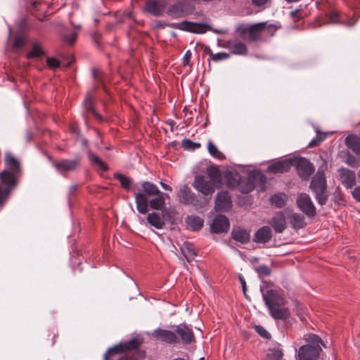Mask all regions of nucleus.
I'll return each instance as SVG.
<instances>
[{
	"instance_id": "38",
	"label": "nucleus",
	"mask_w": 360,
	"mask_h": 360,
	"mask_svg": "<svg viewBox=\"0 0 360 360\" xmlns=\"http://www.w3.org/2000/svg\"><path fill=\"white\" fill-rule=\"evenodd\" d=\"M283 355V352L280 349H269L266 354V360H281Z\"/></svg>"
},
{
	"instance_id": "5",
	"label": "nucleus",
	"mask_w": 360,
	"mask_h": 360,
	"mask_svg": "<svg viewBox=\"0 0 360 360\" xmlns=\"http://www.w3.org/2000/svg\"><path fill=\"white\" fill-rule=\"evenodd\" d=\"M310 188L314 193L317 202L320 205H326L328 195L326 176L323 171H318L313 176L310 184Z\"/></svg>"
},
{
	"instance_id": "45",
	"label": "nucleus",
	"mask_w": 360,
	"mask_h": 360,
	"mask_svg": "<svg viewBox=\"0 0 360 360\" xmlns=\"http://www.w3.org/2000/svg\"><path fill=\"white\" fill-rule=\"evenodd\" d=\"M255 331L262 338L269 339L271 338L270 333L261 326H255Z\"/></svg>"
},
{
	"instance_id": "31",
	"label": "nucleus",
	"mask_w": 360,
	"mask_h": 360,
	"mask_svg": "<svg viewBox=\"0 0 360 360\" xmlns=\"http://www.w3.org/2000/svg\"><path fill=\"white\" fill-rule=\"evenodd\" d=\"M188 227L193 231H199L203 226V219L198 216H188L186 219Z\"/></svg>"
},
{
	"instance_id": "18",
	"label": "nucleus",
	"mask_w": 360,
	"mask_h": 360,
	"mask_svg": "<svg viewBox=\"0 0 360 360\" xmlns=\"http://www.w3.org/2000/svg\"><path fill=\"white\" fill-rule=\"evenodd\" d=\"M167 210H165L162 212V214L158 212H152L147 216V222L157 229H162L165 225V216Z\"/></svg>"
},
{
	"instance_id": "44",
	"label": "nucleus",
	"mask_w": 360,
	"mask_h": 360,
	"mask_svg": "<svg viewBox=\"0 0 360 360\" xmlns=\"http://www.w3.org/2000/svg\"><path fill=\"white\" fill-rule=\"evenodd\" d=\"M210 56L212 58V59L215 62L226 60V59L229 58V53H224V52H219V53H217L214 54L213 53H212L210 51Z\"/></svg>"
},
{
	"instance_id": "42",
	"label": "nucleus",
	"mask_w": 360,
	"mask_h": 360,
	"mask_svg": "<svg viewBox=\"0 0 360 360\" xmlns=\"http://www.w3.org/2000/svg\"><path fill=\"white\" fill-rule=\"evenodd\" d=\"M70 130L72 133L76 135V140L78 143H81L82 146L86 147L88 144V141L84 139L79 135L77 126L72 125L70 127Z\"/></svg>"
},
{
	"instance_id": "12",
	"label": "nucleus",
	"mask_w": 360,
	"mask_h": 360,
	"mask_svg": "<svg viewBox=\"0 0 360 360\" xmlns=\"http://www.w3.org/2000/svg\"><path fill=\"white\" fill-rule=\"evenodd\" d=\"M191 1L179 0L177 3L168 8L167 14L174 18L184 16L191 7Z\"/></svg>"
},
{
	"instance_id": "39",
	"label": "nucleus",
	"mask_w": 360,
	"mask_h": 360,
	"mask_svg": "<svg viewBox=\"0 0 360 360\" xmlns=\"http://www.w3.org/2000/svg\"><path fill=\"white\" fill-rule=\"evenodd\" d=\"M286 195L285 194H275L271 198L272 205L277 207H282L285 205Z\"/></svg>"
},
{
	"instance_id": "4",
	"label": "nucleus",
	"mask_w": 360,
	"mask_h": 360,
	"mask_svg": "<svg viewBox=\"0 0 360 360\" xmlns=\"http://www.w3.org/2000/svg\"><path fill=\"white\" fill-rule=\"evenodd\" d=\"M260 290L271 315H279L285 304V300L282 295L277 290H273L271 285L268 282H263L260 286Z\"/></svg>"
},
{
	"instance_id": "35",
	"label": "nucleus",
	"mask_w": 360,
	"mask_h": 360,
	"mask_svg": "<svg viewBox=\"0 0 360 360\" xmlns=\"http://www.w3.org/2000/svg\"><path fill=\"white\" fill-rule=\"evenodd\" d=\"M114 178L120 181L122 187L126 190H129L131 186L132 180L129 177L121 174L115 173Z\"/></svg>"
},
{
	"instance_id": "17",
	"label": "nucleus",
	"mask_w": 360,
	"mask_h": 360,
	"mask_svg": "<svg viewBox=\"0 0 360 360\" xmlns=\"http://www.w3.org/2000/svg\"><path fill=\"white\" fill-rule=\"evenodd\" d=\"M231 207V197L228 192H219L215 199V208L218 211H228Z\"/></svg>"
},
{
	"instance_id": "57",
	"label": "nucleus",
	"mask_w": 360,
	"mask_h": 360,
	"mask_svg": "<svg viewBox=\"0 0 360 360\" xmlns=\"http://www.w3.org/2000/svg\"><path fill=\"white\" fill-rule=\"evenodd\" d=\"M316 133H317L316 137L319 139V141L320 143L326 139V134H322L319 131H316Z\"/></svg>"
},
{
	"instance_id": "41",
	"label": "nucleus",
	"mask_w": 360,
	"mask_h": 360,
	"mask_svg": "<svg viewBox=\"0 0 360 360\" xmlns=\"http://www.w3.org/2000/svg\"><path fill=\"white\" fill-rule=\"evenodd\" d=\"M201 146L200 143L193 142L190 139H185L182 141V147L188 150H194L200 148Z\"/></svg>"
},
{
	"instance_id": "32",
	"label": "nucleus",
	"mask_w": 360,
	"mask_h": 360,
	"mask_svg": "<svg viewBox=\"0 0 360 360\" xmlns=\"http://www.w3.org/2000/svg\"><path fill=\"white\" fill-rule=\"evenodd\" d=\"M141 188L143 193L149 197L155 196L156 195L161 193V191L159 190L158 186L150 181H143L141 183Z\"/></svg>"
},
{
	"instance_id": "46",
	"label": "nucleus",
	"mask_w": 360,
	"mask_h": 360,
	"mask_svg": "<svg viewBox=\"0 0 360 360\" xmlns=\"http://www.w3.org/2000/svg\"><path fill=\"white\" fill-rule=\"evenodd\" d=\"M77 39V33L76 32H72L70 34L64 35L63 37V40L65 43H66L68 45H72L75 41Z\"/></svg>"
},
{
	"instance_id": "55",
	"label": "nucleus",
	"mask_w": 360,
	"mask_h": 360,
	"mask_svg": "<svg viewBox=\"0 0 360 360\" xmlns=\"http://www.w3.org/2000/svg\"><path fill=\"white\" fill-rule=\"evenodd\" d=\"M338 17V14L335 12H332L330 14V22L331 23H336L338 21L336 20L337 18Z\"/></svg>"
},
{
	"instance_id": "37",
	"label": "nucleus",
	"mask_w": 360,
	"mask_h": 360,
	"mask_svg": "<svg viewBox=\"0 0 360 360\" xmlns=\"http://www.w3.org/2000/svg\"><path fill=\"white\" fill-rule=\"evenodd\" d=\"M207 150L210 155L216 159L222 160L224 158V154L218 150L217 147L210 140L207 142Z\"/></svg>"
},
{
	"instance_id": "53",
	"label": "nucleus",
	"mask_w": 360,
	"mask_h": 360,
	"mask_svg": "<svg viewBox=\"0 0 360 360\" xmlns=\"http://www.w3.org/2000/svg\"><path fill=\"white\" fill-rule=\"evenodd\" d=\"M352 194L354 199L360 202V186L355 188Z\"/></svg>"
},
{
	"instance_id": "3",
	"label": "nucleus",
	"mask_w": 360,
	"mask_h": 360,
	"mask_svg": "<svg viewBox=\"0 0 360 360\" xmlns=\"http://www.w3.org/2000/svg\"><path fill=\"white\" fill-rule=\"evenodd\" d=\"M4 163L6 169L0 172V185L11 191L16 185V175L20 171V162L11 152L5 153Z\"/></svg>"
},
{
	"instance_id": "28",
	"label": "nucleus",
	"mask_w": 360,
	"mask_h": 360,
	"mask_svg": "<svg viewBox=\"0 0 360 360\" xmlns=\"http://www.w3.org/2000/svg\"><path fill=\"white\" fill-rule=\"evenodd\" d=\"M181 251L188 262L194 259L197 255V251L194 245L188 242H185L181 247Z\"/></svg>"
},
{
	"instance_id": "8",
	"label": "nucleus",
	"mask_w": 360,
	"mask_h": 360,
	"mask_svg": "<svg viewBox=\"0 0 360 360\" xmlns=\"http://www.w3.org/2000/svg\"><path fill=\"white\" fill-rule=\"evenodd\" d=\"M265 26L266 22L251 25L241 24L237 27V32L240 34H248L251 41H257L261 39L262 33L265 32Z\"/></svg>"
},
{
	"instance_id": "49",
	"label": "nucleus",
	"mask_w": 360,
	"mask_h": 360,
	"mask_svg": "<svg viewBox=\"0 0 360 360\" xmlns=\"http://www.w3.org/2000/svg\"><path fill=\"white\" fill-rule=\"evenodd\" d=\"M46 62L48 66L53 69L57 68L60 66V62L54 58H48Z\"/></svg>"
},
{
	"instance_id": "9",
	"label": "nucleus",
	"mask_w": 360,
	"mask_h": 360,
	"mask_svg": "<svg viewBox=\"0 0 360 360\" xmlns=\"http://www.w3.org/2000/svg\"><path fill=\"white\" fill-rule=\"evenodd\" d=\"M174 29L187 31L193 33L202 34L211 30L210 25L205 23H198L184 20L181 22H174L170 25Z\"/></svg>"
},
{
	"instance_id": "50",
	"label": "nucleus",
	"mask_w": 360,
	"mask_h": 360,
	"mask_svg": "<svg viewBox=\"0 0 360 360\" xmlns=\"http://www.w3.org/2000/svg\"><path fill=\"white\" fill-rule=\"evenodd\" d=\"M191 56H192V53H191V51L190 50H188L184 57H183V65L184 66H186V65H189L190 64V61H191Z\"/></svg>"
},
{
	"instance_id": "62",
	"label": "nucleus",
	"mask_w": 360,
	"mask_h": 360,
	"mask_svg": "<svg viewBox=\"0 0 360 360\" xmlns=\"http://www.w3.org/2000/svg\"><path fill=\"white\" fill-rule=\"evenodd\" d=\"M117 360H131V358H129L127 356H123L117 359Z\"/></svg>"
},
{
	"instance_id": "59",
	"label": "nucleus",
	"mask_w": 360,
	"mask_h": 360,
	"mask_svg": "<svg viewBox=\"0 0 360 360\" xmlns=\"http://www.w3.org/2000/svg\"><path fill=\"white\" fill-rule=\"evenodd\" d=\"M91 76H93V77H94V78L96 80H98V81H99V82H101V79L100 75H99V73H98V72H97L96 71H94H94L91 72Z\"/></svg>"
},
{
	"instance_id": "22",
	"label": "nucleus",
	"mask_w": 360,
	"mask_h": 360,
	"mask_svg": "<svg viewBox=\"0 0 360 360\" xmlns=\"http://www.w3.org/2000/svg\"><path fill=\"white\" fill-rule=\"evenodd\" d=\"M135 202L139 213L144 214L148 212L149 201L145 193H135Z\"/></svg>"
},
{
	"instance_id": "43",
	"label": "nucleus",
	"mask_w": 360,
	"mask_h": 360,
	"mask_svg": "<svg viewBox=\"0 0 360 360\" xmlns=\"http://www.w3.org/2000/svg\"><path fill=\"white\" fill-rule=\"evenodd\" d=\"M11 191L8 190V185L6 187L0 185V205L2 206L3 203L8 198Z\"/></svg>"
},
{
	"instance_id": "26",
	"label": "nucleus",
	"mask_w": 360,
	"mask_h": 360,
	"mask_svg": "<svg viewBox=\"0 0 360 360\" xmlns=\"http://www.w3.org/2000/svg\"><path fill=\"white\" fill-rule=\"evenodd\" d=\"M227 48L233 54L245 55L247 53V47L245 44L237 40H231L227 42Z\"/></svg>"
},
{
	"instance_id": "40",
	"label": "nucleus",
	"mask_w": 360,
	"mask_h": 360,
	"mask_svg": "<svg viewBox=\"0 0 360 360\" xmlns=\"http://www.w3.org/2000/svg\"><path fill=\"white\" fill-rule=\"evenodd\" d=\"M91 163H94L98 172H105L108 166L96 155L91 153Z\"/></svg>"
},
{
	"instance_id": "1",
	"label": "nucleus",
	"mask_w": 360,
	"mask_h": 360,
	"mask_svg": "<svg viewBox=\"0 0 360 360\" xmlns=\"http://www.w3.org/2000/svg\"><path fill=\"white\" fill-rule=\"evenodd\" d=\"M207 174L209 178L208 180L204 176H196L192 186L197 191L205 196L204 198L209 201L214 193L215 188L221 186V174L215 166L209 167L207 169Z\"/></svg>"
},
{
	"instance_id": "15",
	"label": "nucleus",
	"mask_w": 360,
	"mask_h": 360,
	"mask_svg": "<svg viewBox=\"0 0 360 360\" xmlns=\"http://www.w3.org/2000/svg\"><path fill=\"white\" fill-rule=\"evenodd\" d=\"M229 219L222 214L217 215L210 226L211 231L215 233H226L229 229Z\"/></svg>"
},
{
	"instance_id": "10",
	"label": "nucleus",
	"mask_w": 360,
	"mask_h": 360,
	"mask_svg": "<svg viewBox=\"0 0 360 360\" xmlns=\"http://www.w3.org/2000/svg\"><path fill=\"white\" fill-rule=\"evenodd\" d=\"M300 210L306 215L312 217L316 214V208L310 196L306 193H300L296 200Z\"/></svg>"
},
{
	"instance_id": "52",
	"label": "nucleus",
	"mask_w": 360,
	"mask_h": 360,
	"mask_svg": "<svg viewBox=\"0 0 360 360\" xmlns=\"http://www.w3.org/2000/svg\"><path fill=\"white\" fill-rule=\"evenodd\" d=\"M271 0H252V3L255 6L262 7L269 3Z\"/></svg>"
},
{
	"instance_id": "60",
	"label": "nucleus",
	"mask_w": 360,
	"mask_h": 360,
	"mask_svg": "<svg viewBox=\"0 0 360 360\" xmlns=\"http://www.w3.org/2000/svg\"><path fill=\"white\" fill-rule=\"evenodd\" d=\"M77 190V186L72 185L69 188V192L70 194H72Z\"/></svg>"
},
{
	"instance_id": "58",
	"label": "nucleus",
	"mask_w": 360,
	"mask_h": 360,
	"mask_svg": "<svg viewBox=\"0 0 360 360\" xmlns=\"http://www.w3.org/2000/svg\"><path fill=\"white\" fill-rule=\"evenodd\" d=\"M160 184L164 190L168 191H172V187L170 186L167 185V184L164 183L163 181H160Z\"/></svg>"
},
{
	"instance_id": "34",
	"label": "nucleus",
	"mask_w": 360,
	"mask_h": 360,
	"mask_svg": "<svg viewBox=\"0 0 360 360\" xmlns=\"http://www.w3.org/2000/svg\"><path fill=\"white\" fill-rule=\"evenodd\" d=\"M290 222L295 229H300L305 226L304 217L298 213H292L289 216Z\"/></svg>"
},
{
	"instance_id": "61",
	"label": "nucleus",
	"mask_w": 360,
	"mask_h": 360,
	"mask_svg": "<svg viewBox=\"0 0 360 360\" xmlns=\"http://www.w3.org/2000/svg\"><path fill=\"white\" fill-rule=\"evenodd\" d=\"M240 281L241 285L243 286V289L245 291V281L244 278H242L241 276L240 277Z\"/></svg>"
},
{
	"instance_id": "25",
	"label": "nucleus",
	"mask_w": 360,
	"mask_h": 360,
	"mask_svg": "<svg viewBox=\"0 0 360 360\" xmlns=\"http://www.w3.org/2000/svg\"><path fill=\"white\" fill-rule=\"evenodd\" d=\"M176 335L177 334L184 343H190L194 339V335L189 328L185 326H179L175 330Z\"/></svg>"
},
{
	"instance_id": "11",
	"label": "nucleus",
	"mask_w": 360,
	"mask_h": 360,
	"mask_svg": "<svg viewBox=\"0 0 360 360\" xmlns=\"http://www.w3.org/2000/svg\"><path fill=\"white\" fill-rule=\"evenodd\" d=\"M299 176L302 179H307L314 171L313 165L304 158H299L293 162Z\"/></svg>"
},
{
	"instance_id": "14",
	"label": "nucleus",
	"mask_w": 360,
	"mask_h": 360,
	"mask_svg": "<svg viewBox=\"0 0 360 360\" xmlns=\"http://www.w3.org/2000/svg\"><path fill=\"white\" fill-rule=\"evenodd\" d=\"M321 347H313L310 345L302 346L298 352L299 360H318Z\"/></svg>"
},
{
	"instance_id": "16",
	"label": "nucleus",
	"mask_w": 360,
	"mask_h": 360,
	"mask_svg": "<svg viewBox=\"0 0 360 360\" xmlns=\"http://www.w3.org/2000/svg\"><path fill=\"white\" fill-rule=\"evenodd\" d=\"M167 2L165 0H149L146 3L145 10L155 16H160L163 13Z\"/></svg>"
},
{
	"instance_id": "19",
	"label": "nucleus",
	"mask_w": 360,
	"mask_h": 360,
	"mask_svg": "<svg viewBox=\"0 0 360 360\" xmlns=\"http://www.w3.org/2000/svg\"><path fill=\"white\" fill-rule=\"evenodd\" d=\"M153 336L157 340H160L167 343H174L177 340L176 333L167 330H155L153 333Z\"/></svg>"
},
{
	"instance_id": "13",
	"label": "nucleus",
	"mask_w": 360,
	"mask_h": 360,
	"mask_svg": "<svg viewBox=\"0 0 360 360\" xmlns=\"http://www.w3.org/2000/svg\"><path fill=\"white\" fill-rule=\"evenodd\" d=\"M80 160L79 159L73 160H61L54 164L56 170L65 175L66 173L75 171L79 165Z\"/></svg>"
},
{
	"instance_id": "24",
	"label": "nucleus",
	"mask_w": 360,
	"mask_h": 360,
	"mask_svg": "<svg viewBox=\"0 0 360 360\" xmlns=\"http://www.w3.org/2000/svg\"><path fill=\"white\" fill-rule=\"evenodd\" d=\"M271 238V230L270 227L265 226L259 229L255 235L254 240L256 243H265Z\"/></svg>"
},
{
	"instance_id": "51",
	"label": "nucleus",
	"mask_w": 360,
	"mask_h": 360,
	"mask_svg": "<svg viewBox=\"0 0 360 360\" xmlns=\"http://www.w3.org/2000/svg\"><path fill=\"white\" fill-rule=\"evenodd\" d=\"M25 44V39L21 37H18L15 39L13 42V46L16 49H19Z\"/></svg>"
},
{
	"instance_id": "20",
	"label": "nucleus",
	"mask_w": 360,
	"mask_h": 360,
	"mask_svg": "<svg viewBox=\"0 0 360 360\" xmlns=\"http://www.w3.org/2000/svg\"><path fill=\"white\" fill-rule=\"evenodd\" d=\"M271 224L276 233H282L286 228L285 213L279 212L275 214L271 219Z\"/></svg>"
},
{
	"instance_id": "63",
	"label": "nucleus",
	"mask_w": 360,
	"mask_h": 360,
	"mask_svg": "<svg viewBox=\"0 0 360 360\" xmlns=\"http://www.w3.org/2000/svg\"><path fill=\"white\" fill-rule=\"evenodd\" d=\"M84 102H85V105H86V109H87V110H89V108H90V103H89V102L88 98H86L85 99V101H84Z\"/></svg>"
},
{
	"instance_id": "29",
	"label": "nucleus",
	"mask_w": 360,
	"mask_h": 360,
	"mask_svg": "<svg viewBox=\"0 0 360 360\" xmlns=\"http://www.w3.org/2000/svg\"><path fill=\"white\" fill-rule=\"evenodd\" d=\"M44 53L42 45L37 41H34L32 43V49L27 52L26 57L28 59L40 58L44 55Z\"/></svg>"
},
{
	"instance_id": "27",
	"label": "nucleus",
	"mask_w": 360,
	"mask_h": 360,
	"mask_svg": "<svg viewBox=\"0 0 360 360\" xmlns=\"http://www.w3.org/2000/svg\"><path fill=\"white\" fill-rule=\"evenodd\" d=\"M340 179L347 188H352L356 184L355 173L349 169H343L340 173Z\"/></svg>"
},
{
	"instance_id": "21",
	"label": "nucleus",
	"mask_w": 360,
	"mask_h": 360,
	"mask_svg": "<svg viewBox=\"0 0 360 360\" xmlns=\"http://www.w3.org/2000/svg\"><path fill=\"white\" fill-rule=\"evenodd\" d=\"M154 197L155 198L149 200V206L150 208L155 210H161L162 212L166 210L165 208V200L169 198V195L161 192V193Z\"/></svg>"
},
{
	"instance_id": "48",
	"label": "nucleus",
	"mask_w": 360,
	"mask_h": 360,
	"mask_svg": "<svg viewBox=\"0 0 360 360\" xmlns=\"http://www.w3.org/2000/svg\"><path fill=\"white\" fill-rule=\"evenodd\" d=\"M257 271L259 275L269 276L271 274L270 269L266 265H262L257 268Z\"/></svg>"
},
{
	"instance_id": "2",
	"label": "nucleus",
	"mask_w": 360,
	"mask_h": 360,
	"mask_svg": "<svg viewBox=\"0 0 360 360\" xmlns=\"http://www.w3.org/2000/svg\"><path fill=\"white\" fill-rule=\"evenodd\" d=\"M266 177L260 172H252L249 174L245 181H240V176L238 174H231L228 176V185L229 187L238 186L240 191L243 193H248L257 186H264Z\"/></svg>"
},
{
	"instance_id": "23",
	"label": "nucleus",
	"mask_w": 360,
	"mask_h": 360,
	"mask_svg": "<svg viewBox=\"0 0 360 360\" xmlns=\"http://www.w3.org/2000/svg\"><path fill=\"white\" fill-rule=\"evenodd\" d=\"M292 163L289 160L277 161L267 167V170L272 173H283L288 172Z\"/></svg>"
},
{
	"instance_id": "33",
	"label": "nucleus",
	"mask_w": 360,
	"mask_h": 360,
	"mask_svg": "<svg viewBox=\"0 0 360 360\" xmlns=\"http://www.w3.org/2000/svg\"><path fill=\"white\" fill-rule=\"evenodd\" d=\"M347 146L356 154L360 155V138L356 135H349L346 139Z\"/></svg>"
},
{
	"instance_id": "47",
	"label": "nucleus",
	"mask_w": 360,
	"mask_h": 360,
	"mask_svg": "<svg viewBox=\"0 0 360 360\" xmlns=\"http://www.w3.org/2000/svg\"><path fill=\"white\" fill-rule=\"evenodd\" d=\"M278 30V27L274 24H268L266 22L265 26V32H267V34L270 36H273Z\"/></svg>"
},
{
	"instance_id": "36",
	"label": "nucleus",
	"mask_w": 360,
	"mask_h": 360,
	"mask_svg": "<svg viewBox=\"0 0 360 360\" xmlns=\"http://www.w3.org/2000/svg\"><path fill=\"white\" fill-rule=\"evenodd\" d=\"M304 340L313 347H321V345L323 344L321 339L316 335L309 333L304 335Z\"/></svg>"
},
{
	"instance_id": "7",
	"label": "nucleus",
	"mask_w": 360,
	"mask_h": 360,
	"mask_svg": "<svg viewBox=\"0 0 360 360\" xmlns=\"http://www.w3.org/2000/svg\"><path fill=\"white\" fill-rule=\"evenodd\" d=\"M142 342L143 341L139 338H132L129 341L120 342L108 349L104 355V359L113 360L115 355L138 349Z\"/></svg>"
},
{
	"instance_id": "56",
	"label": "nucleus",
	"mask_w": 360,
	"mask_h": 360,
	"mask_svg": "<svg viewBox=\"0 0 360 360\" xmlns=\"http://www.w3.org/2000/svg\"><path fill=\"white\" fill-rule=\"evenodd\" d=\"M320 143V142L319 141V139H317V137L316 136L314 139H313L309 143L308 145V147L309 148H312V147H314V146H318L319 144Z\"/></svg>"
},
{
	"instance_id": "6",
	"label": "nucleus",
	"mask_w": 360,
	"mask_h": 360,
	"mask_svg": "<svg viewBox=\"0 0 360 360\" xmlns=\"http://www.w3.org/2000/svg\"><path fill=\"white\" fill-rule=\"evenodd\" d=\"M178 198L181 203L186 205H192L196 209L203 207L208 203L207 199L203 198L201 200L198 198L187 185H183L180 187Z\"/></svg>"
},
{
	"instance_id": "54",
	"label": "nucleus",
	"mask_w": 360,
	"mask_h": 360,
	"mask_svg": "<svg viewBox=\"0 0 360 360\" xmlns=\"http://www.w3.org/2000/svg\"><path fill=\"white\" fill-rule=\"evenodd\" d=\"M91 119L94 118L98 121L102 120L101 115L94 110V109L92 106H91Z\"/></svg>"
},
{
	"instance_id": "30",
	"label": "nucleus",
	"mask_w": 360,
	"mask_h": 360,
	"mask_svg": "<svg viewBox=\"0 0 360 360\" xmlns=\"http://www.w3.org/2000/svg\"><path fill=\"white\" fill-rule=\"evenodd\" d=\"M232 238L240 243H246L250 240V233L240 228L233 229L231 233Z\"/></svg>"
},
{
	"instance_id": "64",
	"label": "nucleus",
	"mask_w": 360,
	"mask_h": 360,
	"mask_svg": "<svg viewBox=\"0 0 360 360\" xmlns=\"http://www.w3.org/2000/svg\"><path fill=\"white\" fill-rule=\"evenodd\" d=\"M349 165L352 167H356L357 165L356 164V161L355 160H354V161H352L349 162Z\"/></svg>"
}]
</instances>
